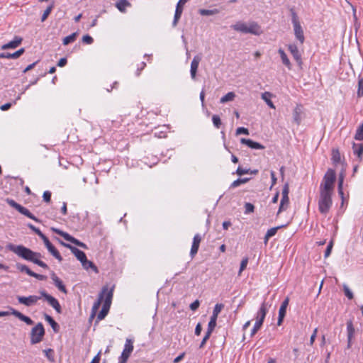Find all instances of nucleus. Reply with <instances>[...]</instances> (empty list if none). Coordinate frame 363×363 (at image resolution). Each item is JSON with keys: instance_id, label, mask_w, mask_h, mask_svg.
<instances>
[{"instance_id": "obj_47", "label": "nucleus", "mask_w": 363, "mask_h": 363, "mask_svg": "<svg viewBox=\"0 0 363 363\" xmlns=\"http://www.w3.org/2000/svg\"><path fill=\"white\" fill-rule=\"evenodd\" d=\"M245 213H250L254 212L255 206L253 204H252L250 203H245Z\"/></svg>"}, {"instance_id": "obj_58", "label": "nucleus", "mask_w": 363, "mask_h": 363, "mask_svg": "<svg viewBox=\"0 0 363 363\" xmlns=\"http://www.w3.org/2000/svg\"><path fill=\"white\" fill-rule=\"evenodd\" d=\"M317 333H318V328H315V330H313V333L311 335V338H310V345H313L314 341H315V337H316V335H317Z\"/></svg>"}, {"instance_id": "obj_30", "label": "nucleus", "mask_w": 363, "mask_h": 363, "mask_svg": "<svg viewBox=\"0 0 363 363\" xmlns=\"http://www.w3.org/2000/svg\"><path fill=\"white\" fill-rule=\"evenodd\" d=\"M44 316H45V320L50 323V325H51L53 330L55 332L58 331L59 325L55 321V320L50 315H49L48 314H45Z\"/></svg>"}, {"instance_id": "obj_3", "label": "nucleus", "mask_w": 363, "mask_h": 363, "mask_svg": "<svg viewBox=\"0 0 363 363\" xmlns=\"http://www.w3.org/2000/svg\"><path fill=\"white\" fill-rule=\"evenodd\" d=\"M6 249L26 260L32 262L44 269H48V264L39 259L41 257L40 253L33 252L23 245H15L9 243L6 245Z\"/></svg>"}, {"instance_id": "obj_11", "label": "nucleus", "mask_w": 363, "mask_h": 363, "mask_svg": "<svg viewBox=\"0 0 363 363\" xmlns=\"http://www.w3.org/2000/svg\"><path fill=\"white\" fill-rule=\"evenodd\" d=\"M40 298L41 296H38L35 295L29 296L28 297L21 296H17V300L18 303L21 304H23L24 306L28 307L35 304L38 302V301L40 300Z\"/></svg>"}, {"instance_id": "obj_33", "label": "nucleus", "mask_w": 363, "mask_h": 363, "mask_svg": "<svg viewBox=\"0 0 363 363\" xmlns=\"http://www.w3.org/2000/svg\"><path fill=\"white\" fill-rule=\"evenodd\" d=\"M83 267L85 269H92L94 272H97V267L94 264V263L91 261H89L87 259L85 261L82 262Z\"/></svg>"}, {"instance_id": "obj_26", "label": "nucleus", "mask_w": 363, "mask_h": 363, "mask_svg": "<svg viewBox=\"0 0 363 363\" xmlns=\"http://www.w3.org/2000/svg\"><path fill=\"white\" fill-rule=\"evenodd\" d=\"M131 4L128 0H119L116 6L121 12H125L128 7H130Z\"/></svg>"}, {"instance_id": "obj_19", "label": "nucleus", "mask_w": 363, "mask_h": 363, "mask_svg": "<svg viewBox=\"0 0 363 363\" xmlns=\"http://www.w3.org/2000/svg\"><path fill=\"white\" fill-rule=\"evenodd\" d=\"M51 279H52L55 286L60 291H62V293L67 294V289L65 287V286L63 284L62 280L58 277H57V275L55 274V272H52L51 274Z\"/></svg>"}, {"instance_id": "obj_61", "label": "nucleus", "mask_w": 363, "mask_h": 363, "mask_svg": "<svg viewBox=\"0 0 363 363\" xmlns=\"http://www.w3.org/2000/svg\"><path fill=\"white\" fill-rule=\"evenodd\" d=\"M201 330H202V326H201V324L200 323H199L196 326V328H195V334L196 335H200L201 333Z\"/></svg>"}, {"instance_id": "obj_25", "label": "nucleus", "mask_w": 363, "mask_h": 363, "mask_svg": "<svg viewBox=\"0 0 363 363\" xmlns=\"http://www.w3.org/2000/svg\"><path fill=\"white\" fill-rule=\"evenodd\" d=\"M352 149L354 153L358 157L359 160H362L363 155V143L356 144L354 143L352 145Z\"/></svg>"}, {"instance_id": "obj_27", "label": "nucleus", "mask_w": 363, "mask_h": 363, "mask_svg": "<svg viewBox=\"0 0 363 363\" xmlns=\"http://www.w3.org/2000/svg\"><path fill=\"white\" fill-rule=\"evenodd\" d=\"M272 96V94L268 91L262 93L261 96L262 99H263L270 108H275V106L271 100Z\"/></svg>"}, {"instance_id": "obj_17", "label": "nucleus", "mask_w": 363, "mask_h": 363, "mask_svg": "<svg viewBox=\"0 0 363 363\" xmlns=\"http://www.w3.org/2000/svg\"><path fill=\"white\" fill-rule=\"evenodd\" d=\"M23 38L19 36H15L13 40L1 46V50L15 49L22 43Z\"/></svg>"}, {"instance_id": "obj_64", "label": "nucleus", "mask_w": 363, "mask_h": 363, "mask_svg": "<svg viewBox=\"0 0 363 363\" xmlns=\"http://www.w3.org/2000/svg\"><path fill=\"white\" fill-rule=\"evenodd\" d=\"M99 361H100V357H99V353L97 355H96L93 358L92 361L90 363H99Z\"/></svg>"}, {"instance_id": "obj_14", "label": "nucleus", "mask_w": 363, "mask_h": 363, "mask_svg": "<svg viewBox=\"0 0 363 363\" xmlns=\"http://www.w3.org/2000/svg\"><path fill=\"white\" fill-rule=\"evenodd\" d=\"M61 244L64 247L69 248L71 250V252L74 255V256L77 258V259H79L81 262H82L83 261L84 262L85 259H86V256L83 251L79 250L75 247L72 246L69 244L63 242H61Z\"/></svg>"}, {"instance_id": "obj_29", "label": "nucleus", "mask_w": 363, "mask_h": 363, "mask_svg": "<svg viewBox=\"0 0 363 363\" xmlns=\"http://www.w3.org/2000/svg\"><path fill=\"white\" fill-rule=\"evenodd\" d=\"M52 230L56 233L57 234L60 235V236H62L65 240H66L67 241H69V242H72L73 240H74V237L71 236L69 234H68L67 233H65L61 230H59V229H56V228H52Z\"/></svg>"}, {"instance_id": "obj_24", "label": "nucleus", "mask_w": 363, "mask_h": 363, "mask_svg": "<svg viewBox=\"0 0 363 363\" xmlns=\"http://www.w3.org/2000/svg\"><path fill=\"white\" fill-rule=\"evenodd\" d=\"M302 113V108L301 106L299 105H297L296 108L294 110L293 112V119L294 123H296V125H300L301 121V115Z\"/></svg>"}, {"instance_id": "obj_56", "label": "nucleus", "mask_w": 363, "mask_h": 363, "mask_svg": "<svg viewBox=\"0 0 363 363\" xmlns=\"http://www.w3.org/2000/svg\"><path fill=\"white\" fill-rule=\"evenodd\" d=\"M43 200L45 201V202H50V199H51V193L48 191H46L43 193Z\"/></svg>"}, {"instance_id": "obj_49", "label": "nucleus", "mask_w": 363, "mask_h": 363, "mask_svg": "<svg viewBox=\"0 0 363 363\" xmlns=\"http://www.w3.org/2000/svg\"><path fill=\"white\" fill-rule=\"evenodd\" d=\"M94 40L92 37L89 35H84L82 37V42L85 44L90 45L93 43Z\"/></svg>"}, {"instance_id": "obj_22", "label": "nucleus", "mask_w": 363, "mask_h": 363, "mask_svg": "<svg viewBox=\"0 0 363 363\" xmlns=\"http://www.w3.org/2000/svg\"><path fill=\"white\" fill-rule=\"evenodd\" d=\"M201 57L199 55H196L194 57L193 60L191 63V77L193 79H196L197 69L199 67V62L201 61Z\"/></svg>"}, {"instance_id": "obj_18", "label": "nucleus", "mask_w": 363, "mask_h": 363, "mask_svg": "<svg viewBox=\"0 0 363 363\" xmlns=\"http://www.w3.org/2000/svg\"><path fill=\"white\" fill-rule=\"evenodd\" d=\"M240 143L242 144H244V145H247L249 147H250L251 149H255V150H263L264 149V146L262 145V144L257 143V142H255V141H253L250 139H246V138H241L240 139Z\"/></svg>"}, {"instance_id": "obj_41", "label": "nucleus", "mask_w": 363, "mask_h": 363, "mask_svg": "<svg viewBox=\"0 0 363 363\" xmlns=\"http://www.w3.org/2000/svg\"><path fill=\"white\" fill-rule=\"evenodd\" d=\"M343 291H344L345 295L349 299H352L354 298L353 293L352 292V291L350 289V288L348 287V286L347 284H343Z\"/></svg>"}, {"instance_id": "obj_46", "label": "nucleus", "mask_w": 363, "mask_h": 363, "mask_svg": "<svg viewBox=\"0 0 363 363\" xmlns=\"http://www.w3.org/2000/svg\"><path fill=\"white\" fill-rule=\"evenodd\" d=\"M212 121L213 123V125L218 128L220 125H221V121L220 117L218 115H213L212 117Z\"/></svg>"}, {"instance_id": "obj_9", "label": "nucleus", "mask_w": 363, "mask_h": 363, "mask_svg": "<svg viewBox=\"0 0 363 363\" xmlns=\"http://www.w3.org/2000/svg\"><path fill=\"white\" fill-rule=\"evenodd\" d=\"M41 295V297L45 298V299L48 302V303L55 309V311L58 313H61V306L58 302V301L52 296L51 295L48 294L45 291H40L39 292Z\"/></svg>"}, {"instance_id": "obj_13", "label": "nucleus", "mask_w": 363, "mask_h": 363, "mask_svg": "<svg viewBox=\"0 0 363 363\" xmlns=\"http://www.w3.org/2000/svg\"><path fill=\"white\" fill-rule=\"evenodd\" d=\"M42 240H43V242L48 250L52 254V255L54 256L59 262H61L62 260V256L60 255L58 250L50 242L48 238L45 236L43 238H42Z\"/></svg>"}, {"instance_id": "obj_7", "label": "nucleus", "mask_w": 363, "mask_h": 363, "mask_svg": "<svg viewBox=\"0 0 363 363\" xmlns=\"http://www.w3.org/2000/svg\"><path fill=\"white\" fill-rule=\"evenodd\" d=\"M6 201L10 206L14 208L20 213L27 216L28 218L36 222H40L39 219H38L33 214H32L28 209L16 203L14 200L11 199H6Z\"/></svg>"}, {"instance_id": "obj_45", "label": "nucleus", "mask_w": 363, "mask_h": 363, "mask_svg": "<svg viewBox=\"0 0 363 363\" xmlns=\"http://www.w3.org/2000/svg\"><path fill=\"white\" fill-rule=\"evenodd\" d=\"M357 96L359 97H361L363 96V78L360 79L358 82Z\"/></svg>"}, {"instance_id": "obj_59", "label": "nucleus", "mask_w": 363, "mask_h": 363, "mask_svg": "<svg viewBox=\"0 0 363 363\" xmlns=\"http://www.w3.org/2000/svg\"><path fill=\"white\" fill-rule=\"evenodd\" d=\"M213 330L214 329H212V328H210L208 327V330H207V331H206V334H205V335H204V337L203 338V339H204V341H207L209 339V337H210L212 332L213 331Z\"/></svg>"}, {"instance_id": "obj_40", "label": "nucleus", "mask_w": 363, "mask_h": 363, "mask_svg": "<svg viewBox=\"0 0 363 363\" xmlns=\"http://www.w3.org/2000/svg\"><path fill=\"white\" fill-rule=\"evenodd\" d=\"M354 139L357 140H363V123L358 128L354 135Z\"/></svg>"}, {"instance_id": "obj_31", "label": "nucleus", "mask_w": 363, "mask_h": 363, "mask_svg": "<svg viewBox=\"0 0 363 363\" xmlns=\"http://www.w3.org/2000/svg\"><path fill=\"white\" fill-rule=\"evenodd\" d=\"M235 97V94L234 92H228L227 94L223 96L220 99V102L221 104H224V103H226V102H228V101H231L234 100Z\"/></svg>"}, {"instance_id": "obj_10", "label": "nucleus", "mask_w": 363, "mask_h": 363, "mask_svg": "<svg viewBox=\"0 0 363 363\" xmlns=\"http://www.w3.org/2000/svg\"><path fill=\"white\" fill-rule=\"evenodd\" d=\"M41 295V297L45 298V299L48 302V303L55 309V311L58 313H61V306L58 302V301L52 296L51 295L48 294L45 291H40L39 292Z\"/></svg>"}, {"instance_id": "obj_32", "label": "nucleus", "mask_w": 363, "mask_h": 363, "mask_svg": "<svg viewBox=\"0 0 363 363\" xmlns=\"http://www.w3.org/2000/svg\"><path fill=\"white\" fill-rule=\"evenodd\" d=\"M77 36V33H73L71 35L66 36L64 38L62 43L64 45H67L72 42H74L76 40V38Z\"/></svg>"}, {"instance_id": "obj_1", "label": "nucleus", "mask_w": 363, "mask_h": 363, "mask_svg": "<svg viewBox=\"0 0 363 363\" xmlns=\"http://www.w3.org/2000/svg\"><path fill=\"white\" fill-rule=\"evenodd\" d=\"M335 179V172L332 169H329L323 177V183L320 186L318 209L323 214H326L332 206V194L334 190Z\"/></svg>"}, {"instance_id": "obj_37", "label": "nucleus", "mask_w": 363, "mask_h": 363, "mask_svg": "<svg viewBox=\"0 0 363 363\" xmlns=\"http://www.w3.org/2000/svg\"><path fill=\"white\" fill-rule=\"evenodd\" d=\"M289 203V197L282 196L278 213H280L283 210L286 209V207L288 206Z\"/></svg>"}, {"instance_id": "obj_4", "label": "nucleus", "mask_w": 363, "mask_h": 363, "mask_svg": "<svg viewBox=\"0 0 363 363\" xmlns=\"http://www.w3.org/2000/svg\"><path fill=\"white\" fill-rule=\"evenodd\" d=\"M231 28L242 33H250L255 35H259L262 33V30H261V27L256 22H250L249 24H247L242 21H238L235 24L231 26Z\"/></svg>"}, {"instance_id": "obj_53", "label": "nucleus", "mask_w": 363, "mask_h": 363, "mask_svg": "<svg viewBox=\"0 0 363 363\" xmlns=\"http://www.w3.org/2000/svg\"><path fill=\"white\" fill-rule=\"evenodd\" d=\"M236 134L237 135H240V134L248 135L249 131H248V129H247L245 128L240 127L236 130Z\"/></svg>"}, {"instance_id": "obj_28", "label": "nucleus", "mask_w": 363, "mask_h": 363, "mask_svg": "<svg viewBox=\"0 0 363 363\" xmlns=\"http://www.w3.org/2000/svg\"><path fill=\"white\" fill-rule=\"evenodd\" d=\"M278 52H279V53L280 55V57H281V61H282L283 64L284 65H286L289 69H291V64L289 58L287 57V55L284 52V51L282 49H279Z\"/></svg>"}, {"instance_id": "obj_38", "label": "nucleus", "mask_w": 363, "mask_h": 363, "mask_svg": "<svg viewBox=\"0 0 363 363\" xmlns=\"http://www.w3.org/2000/svg\"><path fill=\"white\" fill-rule=\"evenodd\" d=\"M199 12L201 16H211V15L218 13V11L217 9H213V10L200 9L199 11Z\"/></svg>"}, {"instance_id": "obj_54", "label": "nucleus", "mask_w": 363, "mask_h": 363, "mask_svg": "<svg viewBox=\"0 0 363 363\" xmlns=\"http://www.w3.org/2000/svg\"><path fill=\"white\" fill-rule=\"evenodd\" d=\"M289 184L286 183L284 184L283 189H282V196L284 197H289Z\"/></svg>"}, {"instance_id": "obj_23", "label": "nucleus", "mask_w": 363, "mask_h": 363, "mask_svg": "<svg viewBox=\"0 0 363 363\" xmlns=\"http://www.w3.org/2000/svg\"><path fill=\"white\" fill-rule=\"evenodd\" d=\"M267 303L265 302H263L260 306L259 311L257 312L256 320L261 321V323H263L267 314Z\"/></svg>"}, {"instance_id": "obj_34", "label": "nucleus", "mask_w": 363, "mask_h": 363, "mask_svg": "<svg viewBox=\"0 0 363 363\" xmlns=\"http://www.w3.org/2000/svg\"><path fill=\"white\" fill-rule=\"evenodd\" d=\"M280 227H276V228H272L270 229H269L264 236V242L267 243L269 238L274 236L277 232V230Z\"/></svg>"}, {"instance_id": "obj_57", "label": "nucleus", "mask_w": 363, "mask_h": 363, "mask_svg": "<svg viewBox=\"0 0 363 363\" xmlns=\"http://www.w3.org/2000/svg\"><path fill=\"white\" fill-rule=\"evenodd\" d=\"M200 303L199 300H196L190 304V309L191 311H196L199 307Z\"/></svg>"}, {"instance_id": "obj_55", "label": "nucleus", "mask_w": 363, "mask_h": 363, "mask_svg": "<svg viewBox=\"0 0 363 363\" xmlns=\"http://www.w3.org/2000/svg\"><path fill=\"white\" fill-rule=\"evenodd\" d=\"M333 241H330L325 251V257H328L330 255L331 250L333 248Z\"/></svg>"}, {"instance_id": "obj_5", "label": "nucleus", "mask_w": 363, "mask_h": 363, "mask_svg": "<svg viewBox=\"0 0 363 363\" xmlns=\"http://www.w3.org/2000/svg\"><path fill=\"white\" fill-rule=\"evenodd\" d=\"M45 335V330L43 325L41 323H38L31 330L30 333V342L31 344H37L40 342Z\"/></svg>"}, {"instance_id": "obj_15", "label": "nucleus", "mask_w": 363, "mask_h": 363, "mask_svg": "<svg viewBox=\"0 0 363 363\" xmlns=\"http://www.w3.org/2000/svg\"><path fill=\"white\" fill-rule=\"evenodd\" d=\"M288 49L293 55L294 60L296 61L298 67L301 69L303 62L297 46L295 44H291L288 46Z\"/></svg>"}, {"instance_id": "obj_62", "label": "nucleus", "mask_w": 363, "mask_h": 363, "mask_svg": "<svg viewBox=\"0 0 363 363\" xmlns=\"http://www.w3.org/2000/svg\"><path fill=\"white\" fill-rule=\"evenodd\" d=\"M11 106V103H7V104H5L4 105H2L1 107H0V109L1 111H7L9 110Z\"/></svg>"}, {"instance_id": "obj_60", "label": "nucleus", "mask_w": 363, "mask_h": 363, "mask_svg": "<svg viewBox=\"0 0 363 363\" xmlns=\"http://www.w3.org/2000/svg\"><path fill=\"white\" fill-rule=\"evenodd\" d=\"M31 277H35L39 280H45L46 279V277L44 275L38 274L33 272Z\"/></svg>"}, {"instance_id": "obj_36", "label": "nucleus", "mask_w": 363, "mask_h": 363, "mask_svg": "<svg viewBox=\"0 0 363 363\" xmlns=\"http://www.w3.org/2000/svg\"><path fill=\"white\" fill-rule=\"evenodd\" d=\"M289 298H286L281 303V306H280V308H279V315H286V308L289 305Z\"/></svg>"}, {"instance_id": "obj_51", "label": "nucleus", "mask_w": 363, "mask_h": 363, "mask_svg": "<svg viewBox=\"0 0 363 363\" xmlns=\"http://www.w3.org/2000/svg\"><path fill=\"white\" fill-rule=\"evenodd\" d=\"M247 262V258H245L241 261L239 274H240L246 268Z\"/></svg>"}, {"instance_id": "obj_50", "label": "nucleus", "mask_w": 363, "mask_h": 363, "mask_svg": "<svg viewBox=\"0 0 363 363\" xmlns=\"http://www.w3.org/2000/svg\"><path fill=\"white\" fill-rule=\"evenodd\" d=\"M249 172H250V169H242L240 167H239L236 170V174L240 176L247 174Z\"/></svg>"}, {"instance_id": "obj_44", "label": "nucleus", "mask_w": 363, "mask_h": 363, "mask_svg": "<svg viewBox=\"0 0 363 363\" xmlns=\"http://www.w3.org/2000/svg\"><path fill=\"white\" fill-rule=\"evenodd\" d=\"M332 160L335 163H337L340 161V154L337 150H333Z\"/></svg>"}, {"instance_id": "obj_39", "label": "nucleus", "mask_w": 363, "mask_h": 363, "mask_svg": "<svg viewBox=\"0 0 363 363\" xmlns=\"http://www.w3.org/2000/svg\"><path fill=\"white\" fill-rule=\"evenodd\" d=\"M250 180V178L238 179L231 184L232 188H235L242 184L247 183Z\"/></svg>"}, {"instance_id": "obj_2", "label": "nucleus", "mask_w": 363, "mask_h": 363, "mask_svg": "<svg viewBox=\"0 0 363 363\" xmlns=\"http://www.w3.org/2000/svg\"><path fill=\"white\" fill-rule=\"evenodd\" d=\"M113 291V287L111 288L109 290L106 286L102 289L98 299L92 306L90 318H94L96 315L101 305L102 308L97 315V320H101L106 317L111 305Z\"/></svg>"}, {"instance_id": "obj_43", "label": "nucleus", "mask_w": 363, "mask_h": 363, "mask_svg": "<svg viewBox=\"0 0 363 363\" xmlns=\"http://www.w3.org/2000/svg\"><path fill=\"white\" fill-rule=\"evenodd\" d=\"M52 7H53V6L50 5L44 11L42 18H41L42 22H43L46 20V18H48V16L50 15V13L52 11Z\"/></svg>"}, {"instance_id": "obj_6", "label": "nucleus", "mask_w": 363, "mask_h": 363, "mask_svg": "<svg viewBox=\"0 0 363 363\" xmlns=\"http://www.w3.org/2000/svg\"><path fill=\"white\" fill-rule=\"evenodd\" d=\"M292 23L294 26V35L296 38L300 42L301 44H303L305 40V37L303 35V28L300 24L298 16L295 12H292Z\"/></svg>"}, {"instance_id": "obj_42", "label": "nucleus", "mask_w": 363, "mask_h": 363, "mask_svg": "<svg viewBox=\"0 0 363 363\" xmlns=\"http://www.w3.org/2000/svg\"><path fill=\"white\" fill-rule=\"evenodd\" d=\"M28 227L32 230L33 232H35L41 239L43 238L45 235L38 229V228L35 227L33 225L28 223Z\"/></svg>"}, {"instance_id": "obj_52", "label": "nucleus", "mask_w": 363, "mask_h": 363, "mask_svg": "<svg viewBox=\"0 0 363 363\" xmlns=\"http://www.w3.org/2000/svg\"><path fill=\"white\" fill-rule=\"evenodd\" d=\"M24 52H25V49L21 48L18 50H17L16 52L12 53L13 59L18 58L21 55L23 54Z\"/></svg>"}, {"instance_id": "obj_35", "label": "nucleus", "mask_w": 363, "mask_h": 363, "mask_svg": "<svg viewBox=\"0 0 363 363\" xmlns=\"http://www.w3.org/2000/svg\"><path fill=\"white\" fill-rule=\"evenodd\" d=\"M16 268L19 271L22 272H26L27 274L31 277L33 271H31L26 265L18 263L16 264Z\"/></svg>"}, {"instance_id": "obj_20", "label": "nucleus", "mask_w": 363, "mask_h": 363, "mask_svg": "<svg viewBox=\"0 0 363 363\" xmlns=\"http://www.w3.org/2000/svg\"><path fill=\"white\" fill-rule=\"evenodd\" d=\"M11 313L15 317L18 318L21 321L25 322L27 325H31L33 324V321L28 316L23 315L22 313L19 312L18 311L11 308Z\"/></svg>"}, {"instance_id": "obj_63", "label": "nucleus", "mask_w": 363, "mask_h": 363, "mask_svg": "<svg viewBox=\"0 0 363 363\" xmlns=\"http://www.w3.org/2000/svg\"><path fill=\"white\" fill-rule=\"evenodd\" d=\"M66 64H67L66 58H61L57 62V65L59 67H64Z\"/></svg>"}, {"instance_id": "obj_21", "label": "nucleus", "mask_w": 363, "mask_h": 363, "mask_svg": "<svg viewBox=\"0 0 363 363\" xmlns=\"http://www.w3.org/2000/svg\"><path fill=\"white\" fill-rule=\"evenodd\" d=\"M201 241V237L199 234H196L194 235L193 239V243L191 248L190 255L191 257H194L195 255L197 253L199 247L200 242Z\"/></svg>"}, {"instance_id": "obj_12", "label": "nucleus", "mask_w": 363, "mask_h": 363, "mask_svg": "<svg viewBox=\"0 0 363 363\" xmlns=\"http://www.w3.org/2000/svg\"><path fill=\"white\" fill-rule=\"evenodd\" d=\"M224 308V305L223 303H217L213 309V315L211 317L210 321L208 323V327L212 329H214L216 326V320L218 316V314L221 311V310Z\"/></svg>"}, {"instance_id": "obj_48", "label": "nucleus", "mask_w": 363, "mask_h": 363, "mask_svg": "<svg viewBox=\"0 0 363 363\" xmlns=\"http://www.w3.org/2000/svg\"><path fill=\"white\" fill-rule=\"evenodd\" d=\"M43 352L45 354V356L48 357V359L50 362H53L54 361V357L52 356L53 350L52 349L45 350Z\"/></svg>"}, {"instance_id": "obj_16", "label": "nucleus", "mask_w": 363, "mask_h": 363, "mask_svg": "<svg viewBox=\"0 0 363 363\" xmlns=\"http://www.w3.org/2000/svg\"><path fill=\"white\" fill-rule=\"evenodd\" d=\"M347 347L350 349L352 346V340L354 337L355 329L354 328L352 321L351 320L347 322Z\"/></svg>"}, {"instance_id": "obj_8", "label": "nucleus", "mask_w": 363, "mask_h": 363, "mask_svg": "<svg viewBox=\"0 0 363 363\" xmlns=\"http://www.w3.org/2000/svg\"><path fill=\"white\" fill-rule=\"evenodd\" d=\"M133 350V341L131 339L128 338L126 340L123 351L121 354V356L119 358L118 363H126V362L128 361Z\"/></svg>"}]
</instances>
